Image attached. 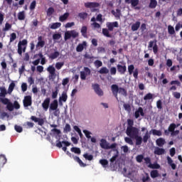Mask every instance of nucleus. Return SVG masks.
Listing matches in <instances>:
<instances>
[{"mask_svg":"<svg viewBox=\"0 0 182 182\" xmlns=\"http://www.w3.org/2000/svg\"><path fill=\"white\" fill-rule=\"evenodd\" d=\"M58 100H54L50 105L49 110H58Z\"/></svg>","mask_w":182,"mask_h":182,"instance_id":"aec40b11","label":"nucleus"},{"mask_svg":"<svg viewBox=\"0 0 182 182\" xmlns=\"http://www.w3.org/2000/svg\"><path fill=\"white\" fill-rule=\"evenodd\" d=\"M70 151L73 153H75V154H80V153H82V151H80V148H77V147H72L70 149Z\"/></svg>","mask_w":182,"mask_h":182,"instance_id":"79ce46f5","label":"nucleus"},{"mask_svg":"<svg viewBox=\"0 0 182 182\" xmlns=\"http://www.w3.org/2000/svg\"><path fill=\"white\" fill-rule=\"evenodd\" d=\"M153 134V136H161L162 133H161V131L160 130H157V129H151L150 132H149V134Z\"/></svg>","mask_w":182,"mask_h":182,"instance_id":"cd10ccee","label":"nucleus"},{"mask_svg":"<svg viewBox=\"0 0 182 182\" xmlns=\"http://www.w3.org/2000/svg\"><path fill=\"white\" fill-rule=\"evenodd\" d=\"M107 28L109 32H113V29H114V28H119V23L117 21L107 22Z\"/></svg>","mask_w":182,"mask_h":182,"instance_id":"9b49d317","label":"nucleus"},{"mask_svg":"<svg viewBox=\"0 0 182 182\" xmlns=\"http://www.w3.org/2000/svg\"><path fill=\"white\" fill-rule=\"evenodd\" d=\"M18 19L19 21L25 20V11H24L18 12Z\"/></svg>","mask_w":182,"mask_h":182,"instance_id":"4c0bfd02","label":"nucleus"},{"mask_svg":"<svg viewBox=\"0 0 182 182\" xmlns=\"http://www.w3.org/2000/svg\"><path fill=\"white\" fill-rule=\"evenodd\" d=\"M70 130H72V129L70 128V124H66L65 127H64V132H65L66 133H69Z\"/></svg>","mask_w":182,"mask_h":182,"instance_id":"338daca9","label":"nucleus"},{"mask_svg":"<svg viewBox=\"0 0 182 182\" xmlns=\"http://www.w3.org/2000/svg\"><path fill=\"white\" fill-rule=\"evenodd\" d=\"M85 8L91 9V12H99V8H100V4L97 2H87L85 3Z\"/></svg>","mask_w":182,"mask_h":182,"instance_id":"20e7f679","label":"nucleus"},{"mask_svg":"<svg viewBox=\"0 0 182 182\" xmlns=\"http://www.w3.org/2000/svg\"><path fill=\"white\" fill-rule=\"evenodd\" d=\"M119 89L120 87H119V85L116 84H113L112 85H111V90L112 92V95L113 96H114L117 100H119V97H117V95L119 93Z\"/></svg>","mask_w":182,"mask_h":182,"instance_id":"9d476101","label":"nucleus"},{"mask_svg":"<svg viewBox=\"0 0 182 182\" xmlns=\"http://www.w3.org/2000/svg\"><path fill=\"white\" fill-rule=\"evenodd\" d=\"M176 128H177V125L174 123H172L169 125L168 129V132L172 133V132H174V130H176Z\"/></svg>","mask_w":182,"mask_h":182,"instance_id":"37998d69","label":"nucleus"},{"mask_svg":"<svg viewBox=\"0 0 182 182\" xmlns=\"http://www.w3.org/2000/svg\"><path fill=\"white\" fill-rule=\"evenodd\" d=\"M49 105H50V98L47 97L42 103V107L45 112H48V109H49Z\"/></svg>","mask_w":182,"mask_h":182,"instance_id":"4468645a","label":"nucleus"},{"mask_svg":"<svg viewBox=\"0 0 182 182\" xmlns=\"http://www.w3.org/2000/svg\"><path fill=\"white\" fill-rule=\"evenodd\" d=\"M98 72L100 73V75H107V73H109V69H107L106 67H102Z\"/></svg>","mask_w":182,"mask_h":182,"instance_id":"473e14b6","label":"nucleus"},{"mask_svg":"<svg viewBox=\"0 0 182 182\" xmlns=\"http://www.w3.org/2000/svg\"><path fill=\"white\" fill-rule=\"evenodd\" d=\"M61 38H62V35L60 33H54L53 35V41H58V39H60Z\"/></svg>","mask_w":182,"mask_h":182,"instance_id":"bf43d9fd","label":"nucleus"},{"mask_svg":"<svg viewBox=\"0 0 182 182\" xmlns=\"http://www.w3.org/2000/svg\"><path fill=\"white\" fill-rule=\"evenodd\" d=\"M102 34L107 38H112V35L109 33L108 28H102Z\"/></svg>","mask_w":182,"mask_h":182,"instance_id":"ea45409f","label":"nucleus"},{"mask_svg":"<svg viewBox=\"0 0 182 182\" xmlns=\"http://www.w3.org/2000/svg\"><path fill=\"white\" fill-rule=\"evenodd\" d=\"M168 33H169V35H174L176 33V31L174 30V27L169 25L168 26Z\"/></svg>","mask_w":182,"mask_h":182,"instance_id":"c03bdc74","label":"nucleus"},{"mask_svg":"<svg viewBox=\"0 0 182 182\" xmlns=\"http://www.w3.org/2000/svg\"><path fill=\"white\" fill-rule=\"evenodd\" d=\"M127 135L131 139H134L136 136H139V129L134 127H127L126 130Z\"/></svg>","mask_w":182,"mask_h":182,"instance_id":"39448f33","label":"nucleus"},{"mask_svg":"<svg viewBox=\"0 0 182 182\" xmlns=\"http://www.w3.org/2000/svg\"><path fill=\"white\" fill-rule=\"evenodd\" d=\"M159 171H157V170H154L151 172V178H156L159 177Z\"/></svg>","mask_w":182,"mask_h":182,"instance_id":"49530a36","label":"nucleus"},{"mask_svg":"<svg viewBox=\"0 0 182 182\" xmlns=\"http://www.w3.org/2000/svg\"><path fill=\"white\" fill-rule=\"evenodd\" d=\"M12 24H9V23H6L5 28H3L4 32H7L9 29H11Z\"/></svg>","mask_w":182,"mask_h":182,"instance_id":"4d7b16f0","label":"nucleus"},{"mask_svg":"<svg viewBox=\"0 0 182 182\" xmlns=\"http://www.w3.org/2000/svg\"><path fill=\"white\" fill-rule=\"evenodd\" d=\"M110 75L112 76H114L116 73H117V70L116 69V67H112L109 70Z\"/></svg>","mask_w":182,"mask_h":182,"instance_id":"e2e57ef3","label":"nucleus"},{"mask_svg":"<svg viewBox=\"0 0 182 182\" xmlns=\"http://www.w3.org/2000/svg\"><path fill=\"white\" fill-rule=\"evenodd\" d=\"M23 107H29L32 106V96L26 95L23 100Z\"/></svg>","mask_w":182,"mask_h":182,"instance_id":"6e6552de","label":"nucleus"},{"mask_svg":"<svg viewBox=\"0 0 182 182\" xmlns=\"http://www.w3.org/2000/svg\"><path fill=\"white\" fill-rule=\"evenodd\" d=\"M134 139H135L136 140V142H135L136 146H141V143H143V138L141 137V136H139L138 134Z\"/></svg>","mask_w":182,"mask_h":182,"instance_id":"a878e982","label":"nucleus"},{"mask_svg":"<svg viewBox=\"0 0 182 182\" xmlns=\"http://www.w3.org/2000/svg\"><path fill=\"white\" fill-rule=\"evenodd\" d=\"M31 120L35 122V123H38L39 126H43V124H45V121L43 120V119L38 118L35 116H31Z\"/></svg>","mask_w":182,"mask_h":182,"instance_id":"dca6fc26","label":"nucleus"},{"mask_svg":"<svg viewBox=\"0 0 182 182\" xmlns=\"http://www.w3.org/2000/svg\"><path fill=\"white\" fill-rule=\"evenodd\" d=\"M134 70V65H130L128 66L129 75H133Z\"/></svg>","mask_w":182,"mask_h":182,"instance_id":"052dcab7","label":"nucleus"},{"mask_svg":"<svg viewBox=\"0 0 182 182\" xmlns=\"http://www.w3.org/2000/svg\"><path fill=\"white\" fill-rule=\"evenodd\" d=\"M36 8V1L33 0L30 4L31 11H33Z\"/></svg>","mask_w":182,"mask_h":182,"instance_id":"69168bd1","label":"nucleus"},{"mask_svg":"<svg viewBox=\"0 0 182 182\" xmlns=\"http://www.w3.org/2000/svg\"><path fill=\"white\" fill-rule=\"evenodd\" d=\"M136 160L137 163H141V161H143V160H144V156L141 154L137 155L136 157Z\"/></svg>","mask_w":182,"mask_h":182,"instance_id":"13d9d810","label":"nucleus"},{"mask_svg":"<svg viewBox=\"0 0 182 182\" xmlns=\"http://www.w3.org/2000/svg\"><path fill=\"white\" fill-rule=\"evenodd\" d=\"M100 146L101 149H104V150H110V149H116V147H117V144L113 143L110 145V143L107 142L106 139H102L100 140Z\"/></svg>","mask_w":182,"mask_h":182,"instance_id":"7ed1b4c3","label":"nucleus"},{"mask_svg":"<svg viewBox=\"0 0 182 182\" xmlns=\"http://www.w3.org/2000/svg\"><path fill=\"white\" fill-rule=\"evenodd\" d=\"M14 89H15V82H12L11 83H10V85L9 86L7 93H9V95H11V93H12V92H14Z\"/></svg>","mask_w":182,"mask_h":182,"instance_id":"2f4dec72","label":"nucleus"},{"mask_svg":"<svg viewBox=\"0 0 182 182\" xmlns=\"http://www.w3.org/2000/svg\"><path fill=\"white\" fill-rule=\"evenodd\" d=\"M149 167L150 168H156V169H159V168H160V164H150L149 165Z\"/></svg>","mask_w":182,"mask_h":182,"instance_id":"680f3d73","label":"nucleus"},{"mask_svg":"<svg viewBox=\"0 0 182 182\" xmlns=\"http://www.w3.org/2000/svg\"><path fill=\"white\" fill-rule=\"evenodd\" d=\"M111 13L114 15L117 20L120 19V16H122V10L117 9L116 11L114 10H112Z\"/></svg>","mask_w":182,"mask_h":182,"instance_id":"6ab92c4d","label":"nucleus"},{"mask_svg":"<svg viewBox=\"0 0 182 182\" xmlns=\"http://www.w3.org/2000/svg\"><path fill=\"white\" fill-rule=\"evenodd\" d=\"M133 138L132 137H125L124 138V140H125V142L127 143L128 144H130V146H133L134 143H133V140L132 139Z\"/></svg>","mask_w":182,"mask_h":182,"instance_id":"5fc2aeb1","label":"nucleus"},{"mask_svg":"<svg viewBox=\"0 0 182 182\" xmlns=\"http://www.w3.org/2000/svg\"><path fill=\"white\" fill-rule=\"evenodd\" d=\"M81 33L84 36V38H86V35L87 33V27L86 26H83L82 27Z\"/></svg>","mask_w":182,"mask_h":182,"instance_id":"a18cd8bd","label":"nucleus"},{"mask_svg":"<svg viewBox=\"0 0 182 182\" xmlns=\"http://www.w3.org/2000/svg\"><path fill=\"white\" fill-rule=\"evenodd\" d=\"M62 23H53L50 25V29H58V28H60Z\"/></svg>","mask_w":182,"mask_h":182,"instance_id":"c9c22d12","label":"nucleus"},{"mask_svg":"<svg viewBox=\"0 0 182 182\" xmlns=\"http://www.w3.org/2000/svg\"><path fill=\"white\" fill-rule=\"evenodd\" d=\"M118 93H119V95H122V96H124V97L127 96V90L122 87H119Z\"/></svg>","mask_w":182,"mask_h":182,"instance_id":"c756f323","label":"nucleus"},{"mask_svg":"<svg viewBox=\"0 0 182 182\" xmlns=\"http://www.w3.org/2000/svg\"><path fill=\"white\" fill-rule=\"evenodd\" d=\"M0 99H6V95H8V92L6 91V88L4 87L0 88Z\"/></svg>","mask_w":182,"mask_h":182,"instance_id":"5701e85b","label":"nucleus"},{"mask_svg":"<svg viewBox=\"0 0 182 182\" xmlns=\"http://www.w3.org/2000/svg\"><path fill=\"white\" fill-rule=\"evenodd\" d=\"M15 39H16V33H12L10 35V43L14 42V41H15Z\"/></svg>","mask_w":182,"mask_h":182,"instance_id":"774afa93","label":"nucleus"},{"mask_svg":"<svg viewBox=\"0 0 182 182\" xmlns=\"http://www.w3.org/2000/svg\"><path fill=\"white\" fill-rule=\"evenodd\" d=\"M84 159H85L86 160H88L89 161H92V160H93V155L92 154H85L83 155Z\"/></svg>","mask_w":182,"mask_h":182,"instance_id":"3c124183","label":"nucleus"},{"mask_svg":"<svg viewBox=\"0 0 182 182\" xmlns=\"http://www.w3.org/2000/svg\"><path fill=\"white\" fill-rule=\"evenodd\" d=\"M94 65L96 68H102V66H103V63L99 60H97L94 62Z\"/></svg>","mask_w":182,"mask_h":182,"instance_id":"6e6d98bb","label":"nucleus"},{"mask_svg":"<svg viewBox=\"0 0 182 182\" xmlns=\"http://www.w3.org/2000/svg\"><path fill=\"white\" fill-rule=\"evenodd\" d=\"M148 48L150 49V48H153V52L154 55H157V53L159 52V46H157V40H154V41H149Z\"/></svg>","mask_w":182,"mask_h":182,"instance_id":"1a4fd4ad","label":"nucleus"},{"mask_svg":"<svg viewBox=\"0 0 182 182\" xmlns=\"http://www.w3.org/2000/svg\"><path fill=\"white\" fill-rule=\"evenodd\" d=\"M166 153V149L160 147H156L154 154H156L157 156H162Z\"/></svg>","mask_w":182,"mask_h":182,"instance_id":"f3484780","label":"nucleus"},{"mask_svg":"<svg viewBox=\"0 0 182 182\" xmlns=\"http://www.w3.org/2000/svg\"><path fill=\"white\" fill-rule=\"evenodd\" d=\"M100 163L105 168L109 165V161L107 159H101L100 160Z\"/></svg>","mask_w":182,"mask_h":182,"instance_id":"58836bf2","label":"nucleus"},{"mask_svg":"<svg viewBox=\"0 0 182 182\" xmlns=\"http://www.w3.org/2000/svg\"><path fill=\"white\" fill-rule=\"evenodd\" d=\"M140 1L139 0H125V4H128L132 5L133 8L139 5Z\"/></svg>","mask_w":182,"mask_h":182,"instance_id":"412c9836","label":"nucleus"},{"mask_svg":"<svg viewBox=\"0 0 182 182\" xmlns=\"http://www.w3.org/2000/svg\"><path fill=\"white\" fill-rule=\"evenodd\" d=\"M92 89L98 96H103V90L100 89V86L99 85V84H92Z\"/></svg>","mask_w":182,"mask_h":182,"instance_id":"ddd939ff","label":"nucleus"},{"mask_svg":"<svg viewBox=\"0 0 182 182\" xmlns=\"http://www.w3.org/2000/svg\"><path fill=\"white\" fill-rule=\"evenodd\" d=\"M86 45H87L86 41H83L82 43L78 44L77 46L76 47L77 52H82Z\"/></svg>","mask_w":182,"mask_h":182,"instance_id":"4be33fe9","label":"nucleus"},{"mask_svg":"<svg viewBox=\"0 0 182 182\" xmlns=\"http://www.w3.org/2000/svg\"><path fill=\"white\" fill-rule=\"evenodd\" d=\"M68 18H69V13H65L63 16H60L59 21H60V22H65Z\"/></svg>","mask_w":182,"mask_h":182,"instance_id":"f704fd0d","label":"nucleus"},{"mask_svg":"<svg viewBox=\"0 0 182 182\" xmlns=\"http://www.w3.org/2000/svg\"><path fill=\"white\" fill-rule=\"evenodd\" d=\"M63 65H65V63L63 62H58L55 63V68L58 70H60V69H62V68L63 67Z\"/></svg>","mask_w":182,"mask_h":182,"instance_id":"8fccbe9b","label":"nucleus"},{"mask_svg":"<svg viewBox=\"0 0 182 182\" xmlns=\"http://www.w3.org/2000/svg\"><path fill=\"white\" fill-rule=\"evenodd\" d=\"M150 133H149V131H146V132L145 133V135L143 136L142 138V141L144 143H147V141H149V139H150Z\"/></svg>","mask_w":182,"mask_h":182,"instance_id":"7c9ffc66","label":"nucleus"},{"mask_svg":"<svg viewBox=\"0 0 182 182\" xmlns=\"http://www.w3.org/2000/svg\"><path fill=\"white\" fill-rule=\"evenodd\" d=\"M0 102H2L3 105H6V109L9 110V112H13L14 109H21V105L18 101H14V104L11 102L9 99L8 98H0Z\"/></svg>","mask_w":182,"mask_h":182,"instance_id":"f257e3e1","label":"nucleus"},{"mask_svg":"<svg viewBox=\"0 0 182 182\" xmlns=\"http://www.w3.org/2000/svg\"><path fill=\"white\" fill-rule=\"evenodd\" d=\"M79 36V33L77 31H75V30H72L70 31H67L65 33V41H68V39H70L71 38H73V39L77 38Z\"/></svg>","mask_w":182,"mask_h":182,"instance_id":"423d86ee","label":"nucleus"},{"mask_svg":"<svg viewBox=\"0 0 182 182\" xmlns=\"http://www.w3.org/2000/svg\"><path fill=\"white\" fill-rule=\"evenodd\" d=\"M153 96L154 95L151 92H149L144 97V100H145V102H147V100H153Z\"/></svg>","mask_w":182,"mask_h":182,"instance_id":"72a5a7b5","label":"nucleus"},{"mask_svg":"<svg viewBox=\"0 0 182 182\" xmlns=\"http://www.w3.org/2000/svg\"><path fill=\"white\" fill-rule=\"evenodd\" d=\"M68 100V92L63 91L61 94V97L59 98V102H66Z\"/></svg>","mask_w":182,"mask_h":182,"instance_id":"b1692460","label":"nucleus"},{"mask_svg":"<svg viewBox=\"0 0 182 182\" xmlns=\"http://www.w3.org/2000/svg\"><path fill=\"white\" fill-rule=\"evenodd\" d=\"M59 93V89L58 87H55V91L52 92V99H56L58 97V94Z\"/></svg>","mask_w":182,"mask_h":182,"instance_id":"603ef678","label":"nucleus"},{"mask_svg":"<svg viewBox=\"0 0 182 182\" xmlns=\"http://www.w3.org/2000/svg\"><path fill=\"white\" fill-rule=\"evenodd\" d=\"M156 6H157V1L156 0H150L149 8H151V9H154V8H156Z\"/></svg>","mask_w":182,"mask_h":182,"instance_id":"e433bc0d","label":"nucleus"},{"mask_svg":"<svg viewBox=\"0 0 182 182\" xmlns=\"http://www.w3.org/2000/svg\"><path fill=\"white\" fill-rule=\"evenodd\" d=\"M84 70L85 71L80 72V79L82 80H86V76H87V75H90L91 73L90 69L87 67H85Z\"/></svg>","mask_w":182,"mask_h":182,"instance_id":"f8f14e48","label":"nucleus"},{"mask_svg":"<svg viewBox=\"0 0 182 182\" xmlns=\"http://www.w3.org/2000/svg\"><path fill=\"white\" fill-rule=\"evenodd\" d=\"M140 114L141 116L144 117V112L143 111V108L141 107H139L134 112L135 118L139 119V117H140Z\"/></svg>","mask_w":182,"mask_h":182,"instance_id":"a211bd4d","label":"nucleus"},{"mask_svg":"<svg viewBox=\"0 0 182 182\" xmlns=\"http://www.w3.org/2000/svg\"><path fill=\"white\" fill-rule=\"evenodd\" d=\"M156 107L157 109H159V110L163 109V102L161 101V100H159L158 101H156Z\"/></svg>","mask_w":182,"mask_h":182,"instance_id":"de8ad7c7","label":"nucleus"},{"mask_svg":"<svg viewBox=\"0 0 182 182\" xmlns=\"http://www.w3.org/2000/svg\"><path fill=\"white\" fill-rule=\"evenodd\" d=\"M74 130H75V132H77V133H78L80 137H83V134H82V130H80V128H79V127L77 126H74Z\"/></svg>","mask_w":182,"mask_h":182,"instance_id":"864d4df0","label":"nucleus"},{"mask_svg":"<svg viewBox=\"0 0 182 182\" xmlns=\"http://www.w3.org/2000/svg\"><path fill=\"white\" fill-rule=\"evenodd\" d=\"M141 23L140 21H136L135 23L132 24L131 26V29L133 32H136V31H139V28H140Z\"/></svg>","mask_w":182,"mask_h":182,"instance_id":"393cba45","label":"nucleus"},{"mask_svg":"<svg viewBox=\"0 0 182 182\" xmlns=\"http://www.w3.org/2000/svg\"><path fill=\"white\" fill-rule=\"evenodd\" d=\"M26 46H28V40L23 39L18 42L17 53L20 56H22V53L26 52Z\"/></svg>","mask_w":182,"mask_h":182,"instance_id":"f03ea898","label":"nucleus"},{"mask_svg":"<svg viewBox=\"0 0 182 182\" xmlns=\"http://www.w3.org/2000/svg\"><path fill=\"white\" fill-rule=\"evenodd\" d=\"M54 12H55V9H53V7L48 8L47 10L48 16H52V15H53Z\"/></svg>","mask_w":182,"mask_h":182,"instance_id":"09e8293b","label":"nucleus"},{"mask_svg":"<svg viewBox=\"0 0 182 182\" xmlns=\"http://www.w3.org/2000/svg\"><path fill=\"white\" fill-rule=\"evenodd\" d=\"M127 127H133L134 125V121L131 119H127Z\"/></svg>","mask_w":182,"mask_h":182,"instance_id":"0e129e2a","label":"nucleus"},{"mask_svg":"<svg viewBox=\"0 0 182 182\" xmlns=\"http://www.w3.org/2000/svg\"><path fill=\"white\" fill-rule=\"evenodd\" d=\"M117 68L120 75H124L126 73V71L127 70V67H126V64H124L123 65L118 64L117 65Z\"/></svg>","mask_w":182,"mask_h":182,"instance_id":"2eb2a0df","label":"nucleus"},{"mask_svg":"<svg viewBox=\"0 0 182 182\" xmlns=\"http://www.w3.org/2000/svg\"><path fill=\"white\" fill-rule=\"evenodd\" d=\"M156 143L159 147H163L164 144H166V140L163 138L157 139Z\"/></svg>","mask_w":182,"mask_h":182,"instance_id":"bb28decb","label":"nucleus"},{"mask_svg":"<svg viewBox=\"0 0 182 182\" xmlns=\"http://www.w3.org/2000/svg\"><path fill=\"white\" fill-rule=\"evenodd\" d=\"M59 55H60V53H59L58 51H55L54 53H50V55H49V58L52 60L56 59L59 58Z\"/></svg>","mask_w":182,"mask_h":182,"instance_id":"c85d7f7f","label":"nucleus"},{"mask_svg":"<svg viewBox=\"0 0 182 182\" xmlns=\"http://www.w3.org/2000/svg\"><path fill=\"white\" fill-rule=\"evenodd\" d=\"M87 15L88 14L86 12H81V13L78 14V18L85 21V19H86V18H87Z\"/></svg>","mask_w":182,"mask_h":182,"instance_id":"a19ab883","label":"nucleus"},{"mask_svg":"<svg viewBox=\"0 0 182 182\" xmlns=\"http://www.w3.org/2000/svg\"><path fill=\"white\" fill-rule=\"evenodd\" d=\"M47 72H48L49 79H56V69L53 65L48 66L47 68Z\"/></svg>","mask_w":182,"mask_h":182,"instance_id":"0eeeda50","label":"nucleus"}]
</instances>
